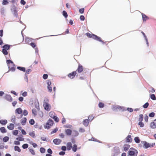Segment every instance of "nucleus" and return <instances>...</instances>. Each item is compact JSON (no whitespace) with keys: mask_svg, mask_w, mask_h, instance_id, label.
I'll return each instance as SVG.
<instances>
[{"mask_svg":"<svg viewBox=\"0 0 156 156\" xmlns=\"http://www.w3.org/2000/svg\"><path fill=\"white\" fill-rule=\"evenodd\" d=\"M14 150L16 151H17L19 152H20L21 151V150L19 147L18 146H15L14 147Z\"/></svg>","mask_w":156,"mask_h":156,"instance_id":"28","label":"nucleus"},{"mask_svg":"<svg viewBox=\"0 0 156 156\" xmlns=\"http://www.w3.org/2000/svg\"><path fill=\"white\" fill-rule=\"evenodd\" d=\"M126 142V143H130L132 141L131 136L130 135H128L125 139Z\"/></svg>","mask_w":156,"mask_h":156,"instance_id":"12","label":"nucleus"},{"mask_svg":"<svg viewBox=\"0 0 156 156\" xmlns=\"http://www.w3.org/2000/svg\"><path fill=\"white\" fill-rule=\"evenodd\" d=\"M6 62L8 66L9 70L12 71H15L16 68L13 62L10 60H7Z\"/></svg>","mask_w":156,"mask_h":156,"instance_id":"2","label":"nucleus"},{"mask_svg":"<svg viewBox=\"0 0 156 156\" xmlns=\"http://www.w3.org/2000/svg\"><path fill=\"white\" fill-rule=\"evenodd\" d=\"M12 12L13 13L14 15L16 17L17 16V8L14 5H13L11 9Z\"/></svg>","mask_w":156,"mask_h":156,"instance_id":"5","label":"nucleus"},{"mask_svg":"<svg viewBox=\"0 0 156 156\" xmlns=\"http://www.w3.org/2000/svg\"><path fill=\"white\" fill-rule=\"evenodd\" d=\"M53 119H54L55 121L56 122H58L59 121L58 118L57 116H55V117L53 118Z\"/></svg>","mask_w":156,"mask_h":156,"instance_id":"51","label":"nucleus"},{"mask_svg":"<svg viewBox=\"0 0 156 156\" xmlns=\"http://www.w3.org/2000/svg\"><path fill=\"white\" fill-rule=\"evenodd\" d=\"M72 147V144L71 142H68L67 144V148L68 150H69Z\"/></svg>","mask_w":156,"mask_h":156,"instance_id":"21","label":"nucleus"},{"mask_svg":"<svg viewBox=\"0 0 156 156\" xmlns=\"http://www.w3.org/2000/svg\"><path fill=\"white\" fill-rule=\"evenodd\" d=\"M17 69H19V70L24 72L26 71L25 68L24 67H21L20 66H18L17 67Z\"/></svg>","mask_w":156,"mask_h":156,"instance_id":"29","label":"nucleus"},{"mask_svg":"<svg viewBox=\"0 0 156 156\" xmlns=\"http://www.w3.org/2000/svg\"><path fill=\"white\" fill-rule=\"evenodd\" d=\"M23 114L24 115L26 116L28 114V112L26 110H24L23 112Z\"/></svg>","mask_w":156,"mask_h":156,"instance_id":"59","label":"nucleus"},{"mask_svg":"<svg viewBox=\"0 0 156 156\" xmlns=\"http://www.w3.org/2000/svg\"><path fill=\"white\" fill-rule=\"evenodd\" d=\"M18 133V130H15L12 131V134L14 135H17Z\"/></svg>","mask_w":156,"mask_h":156,"instance_id":"41","label":"nucleus"},{"mask_svg":"<svg viewBox=\"0 0 156 156\" xmlns=\"http://www.w3.org/2000/svg\"><path fill=\"white\" fill-rule=\"evenodd\" d=\"M7 128L9 130H13L14 128V124L12 123H10L9 126H7Z\"/></svg>","mask_w":156,"mask_h":156,"instance_id":"22","label":"nucleus"},{"mask_svg":"<svg viewBox=\"0 0 156 156\" xmlns=\"http://www.w3.org/2000/svg\"><path fill=\"white\" fill-rule=\"evenodd\" d=\"M122 107L119 106H115L112 107V109L115 111L120 110L122 109Z\"/></svg>","mask_w":156,"mask_h":156,"instance_id":"10","label":"nucleus"},{"mask_svg":"<svg viewBox=\"0 0 156 156\" xmlns=\"http://www.w3.org/2000/svg\"><path fill=\"white\" fill-rule=\"evenodd\" d=\"M40 151L42 153H44L45 151V149L43 147H41L40 148Z\"/></svg>","mask_w":156,"mask_h":156,"instance_id":"44","label":"nucleus"},{"mask_svg":"<svg viewBox=\"0 0 156 156\" xmlns=\"http://www.w3.org/2000/svg\"><path fill=\"white\" fill-rule=\"evenodd\" d=\"M138 125L141 127H143L144 126V124L141 122H139Z\"/></svg>","mask_w":156,"mask_h":156,"instance_id":"52","label":"nucleus"},{"mask_svg":"<svg viewBox=\"0 0 156 156\" xmlns=\"http://www.w3.org/2000/svg\"><path fill=\"white\" fill-rule=\"evenodd\" d=\"M80 19L81 20L83 21L85 19L84 16L83 15H81L80 16Z\"/></svg>","mask_w":156,"mask_h":156,"instance_id":"63","label":"nucleus"},{"mask_svg":"<svg viewBox=\"0 0 156 156\" xmlns=\"http://www.w3.org/2000/svg\"><path fill=\"white\" fill-rule=\"evenodd\" d=\"M154 115L155 113L153 112H151L149 114V116L151 117H154Z\"/></svg>","mask_w":156,"mask_h":156,"instance_id":"58","label":"nucleus"},{"mask_svg":"<svg viewBox=\"0 0 156 156\" xmlns=\"http://www.w3.org/2000/svg\"><path fill=\"white\" fill-rule=\"evenodd\" d=\"M134 140L136 143H139L140 142V139L139 137L137 136L134 139Z\"/></svg>","mask_w":156,"mask_h":156,"instance_id":"31","label":"nucleus"},{"mask_svg":"<svg viewBox=\"0 0 156 156\" xmlns=\"http://www.w3.org/2000/svg\"><path fill=\"white\" fill-rule=\"evenodd\" d=\"M53 123V121L52 120L49 119L46 124V128L47 129L50 128L52 126Z\"/></svg>","mask_w":156,"mask_h":156,"instance_id":"6","label":"nucleus"},{"mask_svg":"<svg viewBox=\"0 0 156 156\" xmlns=\"http://www.w3.org/2000/svg\"><path fill=\"white\" fill-rule=\"evenodd\" d=\"M89 121L88 119H85L83 120V125L85 126H88Z\"/></svg>","mask_w":156,"mask_h":156,"instance_id":"15","label":"nucleus"},{"mask_svg":"<svg viewBox=\"0 0 156 156\" xmlns=\"http://www.w3.org/2000/svg\"><path fill=\"white\" fill-rule=\"evenodd\" d=\"M94 117L92 115H90L88 117V119L90 121H91L94 118Z\"/></svg>","mask_w":156,"mask_h":156,"instance_id":"35","label":"nucleus"},{"mask_svg":"<svg viewBox=\"0 0 156 156\" xmlns=\"http://www.w3.org/2000/svg\"><path fill=\"white\" fill-rule=\"evenodd\" d=\"M76 71H74L72 72V73H69L68 75V76L71 79H72L74 78L75 76L76 75Z\"/></svg>","mask_w":156,"mask_h":156,"instance_id":"8","label":"nucleus"},{"mask_svg":"<svg viewBox=\"0 0 156 156\" xmlns=\"http://www.w3.org/2000/svg\"><path fill=\"white\" fill-rule=\"evenodd\" d=\"M0 130L1 132L2 133H5L7 132L6 129L4 127H1L0 128Z\"/></svg>","mask_w":156,"mask_h":156,"instance_id":"27","label":"nucleus"},{"mask_svg":"<svg viewBox=\"0 0 156 156\" xmlns=\"http://www.w3.org/2000/svg\"><path fill=\"white\" fill-rule=\"evenodd\" d=\"M98 106L99 108H103L105 106L104 104L102 102H99L98 104Z\"/></svg>","mask_w":156,"mask_h":156,"instance_id":"36","label":"nucleus"},{"mask_svg":"<svg viewBox=\"0 0 156 156\" xmlns=\"http://www.w3.org/2000/svg\"><path fill=\"white\" fill-rule=\"evenodd\" d=\"M14 144L15 145H19L20 144V143L19 141H14Z\"/></svg>","mask_w":156,"mask_h":156,"instance_id":"55","label":"nucleus"},{"mask_svg":"<svg viewBox=\"0 0 156 156\" xmlns=\"http://www.w3.org/2000/svg\"><path fill=\"white\" fill-rule=\"evenodd\" d=\"M141 33H142V34H143V35L144 38H145L146 40V41L147 42V44H148V42H147V37L146 35L143 32V31H142L141 32Z\"/></svg>","mask_w":156,"mask_h":156,"instance_id":"48","label":"nucleus"},{"mask_svg":"<svg viewBox=\"0 0 156 156\" xmlns=\"http://www.w3.org/2000/svg\"><path fill=\"white\" fill-rule=\"evenodd\" d=\"M130 147V145L129 144H125L123 147L124 151H127Z\"/></svg>","mask_w":156,"mask_h":156,"instance_id":"20","label":"nucleus"},{"mask_svg":"<svg viewBox=\"0 0 156 156\" xmlns=\"http://www.w3.org/2000/svg\"><path fill=\"white\" fill-rule=\"evenodd\" d=\"M10 45L8 44H5L2 47L3 49L7 51L9 50L10 48Z\"/></svg>","mask_w":156,"mask_h":156,"instance_id":"23","label":"nucleus"},{"mask_svg":"<svg viewBox=\"0 0 156 156\" xmlns=\"http://www.w3.org/2000/svg\"><path fill=\"white\" fill-rule=\"evenodd\" d=\"M30 44L32 48H34L36 47V45L34 43L31 42Z\"/></svg>","mask_w":156,"mask_h":156,"instance_id":"47","label":"nucleus"},{"mask_svg":"<svg viewBox=\"0 0 156 156\" xmlns=\"http://www.w3.org/2000/svg\"><path fill=\"white\" fill-rule=\"evenodd\" d=\"M49 115L51 118H53L55 116V113L53 112H51L49 113Z\"/></svg>","mask_w":156,"mask_h":156,"instance_id":"30","label":"nucleus"},{"mask_svg":"<svg viewBox=\"0 0 156 156\" xmlns=\"http://www.w3.org/2000/svg\"><path fill=\"white\" fill-rule=\"evenodd\" d=\"M22 147L23 148L25 149L28 148V144H24L22 145Z\"/></svg>","mask_w":156,"mask_h":156,"instance_id":"46","label":"nucleus"},{"mask_svg":"<svg viewBox=\"0 0 156 156\" xmlns=\"http://www.w3.org/2000/svg\"><path fill=\"white\" fill-rule=\"evenodd\" d=\"M48 102V99H44L43 103V106L45 110L47 111H49L50 109V106Z\"/></svg>","mask_w":156,"mask_h":156,"instance_id":"4","label":"nucleus"},{"mask_svg":"<svg viewBox=\"0 0 156 156\" xmlns=\"http://www.w3.org/2000/svg\"><path fill=\"white\" fill-rule=\"evenodd\" d=\"M16 140H18L19 141H23L24 140V138L22 137L21 136H19L16 138Z\"/></svg>","mask_w":156,"mask_h":156,"instance_id":"40","label":"nucleus"},{"mask_svg":"<svg viewBox=\"0 0 156 156\" xmlns=\"http://www.w3.org/2000/svg\"><path fill=\"white\" fill-rule=\"evenodd\" d=\"M2 51L3 54L5 55H7L8 54V52L7 51L5 50V49H3Z\"/></svg>","mask_w":156,"mask_h":156,"instance_id":"38","label":"nucleus"},{"mask_svg":"<svg viewBox=\"0 0 156 156\" xmlns=\"http://www.w3.org/2000/svg\"><path fill=\"white\" fill-rule=\"evenodd\" d=\"M5 99L10 102H11L12 100V98L9 95H6L5 96Z\"/></svg>","mask_w":156,"mask_h":156,"instance_id":"14","label":"nucleus"},{"mask_svg":"<svg viewBox=\"0 0 156 156\" xmlns=\"http://www.w3.org/2000/svg\"><path fill=\"white\" fill-rule=\"evenodd\" d=\"M151 98L153 100H156V98L154 94H152L150 96Z\"/></svg>","mask_w":156,"mask_h":156,"instance_id":"39","label":"nucleus"},{"mask_svg":"<svg viewBox=\"0 0 156 156\" xmlns=\"http://www.w3.org/2000/svg\"><path fill=\"white\" fill-rule=\"evenodd\" d=\"M66 134L68 136H70L72 134V131L70 129H66L65 130Z\"/></svg>","mask_w":156,"mask_h":156,"instance_id":"16","label":"nucleus"},{"mask_svg":"<svg viewBox=\"0 0 156 156\" xmlns=\"http://www.w3.org/2000/svg\"><path fill=\"white\" fill-rule=\"evenodd\" d=\"M29 151L31 152V154L32 155H34L35 154V153L34 151L33 150V149H29Z\"/></svg>","mask_w":156,"mask_h":156,"instance_id":"49","label":"nucleus"},{"mask_svg":"<svg viewBox=\"0 0 156 156\" xmlns=\"http://www.w3.org/2000/svg\"><path fill=\"white\" fill-rule=\"evenodd\" d=\"M143 115L142 114H140L139 115V122H142L143 119Z\"/></svg>","mask_w":156,"mask_h":156,"instance_id":"37","label":"nucleus"},{"mask_svg":"<svg viewBox=\"0 0 156 156\" xmlns=\"http://www.w3.org/2000/svg\"><path fill=\"white\" fill-rule=\"evenodd\" d=\"M83 70V66L80 64L78 65V68L76 70V72H77L79 73H81Z\"/></svg>","mask_w":156,"mask_h":156,"instance_id":"9","label":"nucleus"},{"mask_svg":"<svg viewBox=\"0 0 156 156\" xmlns=\"http://www.w3.org/2000/svg\"><path fill=\"white\" fill-rule=\"evenodd\" d=\"M155 144V143H153L152 144H150L146 141L144 142V145L145 148H147L149 147H152Z\"/></svg>","mask_w":156,"mask_h":156,"instance_id":"7","label":"nucleus"},{"mask_svg":"<svg viewBox=\"0 0 156 156\" xmlns=\"http://www.w3.org/2000/svg\"><path fill=\"white\" fill-rule=\"evenodd\" d=\"M79 134V133L78 131L75 130H73V136H77Z\"/></svg>","mask_w":156,"mask_h":156,"instance_id":"32","label":"nucleus"},{"mask_svg":"<svg viewBox=\"0 0 156 156\" xmlns=\"http://www.w3.org/2000/svg\"><path fill=\"white\" fill-rule=\"evenodd\" d=\"M8 3V2L7 0H3L2 2L3 5H6Z\"/></svg>","mask_w":156,"mask_h":156,"instance_id":"53","label":"nucleus"},{"mask_svg":"<svg viewBox=\"0 0 156 156\" xmlns=\"http://www.w3.org/2000/svg\"><path fill=\"white\" fill-rule=\"evenodd\" d=\"M39 109L37 108V109L36 110L35 109H33L32 110V112L34 116L37 115V111H39Z\"/></svg>","mask_w":156,"mask_h":156,"instance_id":"24","label":"nucleus"},{"mask_svg":"<svg viewBox=\"0 0 156 156\" xmlns=\"http://www.w3.org/2000/svg\"><path fill=\"white\" fill-rule=\"evenodd\" d=\"M149 105V103L148 102L146 103L143 105V107L144 108H147L148 107Z\"/></svg>","mask_w":156,"mask_h":156,"instance_id":"50","label":"nucleus"},{"mask_svg":"<svg viewBox=\"0 0 156 156\" xmlns=\"http://www.w3.org/2000/svg\"><path fill=\"white\" fill-rule=\"evenodd\" d=\"M16 120V117L15 116H13L12 117V118L11 119V121L13 122H15V121Z\"/></svg>","mask_w":156,"mask_h":156,"instance_id":"54","label":"nucleus"},{"mask_svg":"<svg viewBox=\"0 0 156 156\" xmlns=\"http://www.w3.org/2000/svg\"><path fill=\"white\" fill-rule=\"evenodd\" d=\"M15 112L16 114L17 113L18 114H21L20 118L22 117L23 116V114H22L23 110L21 108H17L15 110Z\"/></svg>","mask_w":156,"mask_h":156,"instance_id":"11","label":"nucleus"},{"mask_svg":"<svg viewBox=\"0 0 156 156\" xmlns=\"http://www.w3.org/2000/svg\"><path fill=\"white\" fill-rule=\"evenodd\" d=\"M7 122V121L6 120H0V123L2 125H5Z\"/></svg>","mask_w":156,"mask_h":156,"instance_id":"25","label":"nucleus"},{"mask_svg":"<svg viewBox=\"0 0 156 156\" xmlns=\"http://www.w3.org/2000/svg\"><path fill=\"white\" fill-rule=\"evenodd\" d=\"M85 130L84 129L82 128H80L79 129V131L80 132L83 133L85 131Z\"/></svg>","mask_w":156,"mask_h":156,"instance_id":"61","label":"nucleus"},{"mask_svg":"<svg viewBox=\"0 0 156 156\" xmlns=\"http://www.w3.org/2000/svg\"><path fill=\"white\" fill-rule=\"evenodd\" d=\"M77 145L76 144L73 145V147L72 150L74 152L76 151L77 150Z\"/></svg>","mask_w":156,"mask_h":156,"instance_id":"33","label":"nucleus"},{"mask_svg":"<svg viewBox=\"0 0 156 156\" xmlns=\"http://www.w3.org/2000/svg\"><path fill=\"white\" fill-rule=\"evenodd\" d=\"M31 72V70L30 69H28L26 71V73L27 74H29Z\"/></svg>","mask_w":156,"mask_h":156,"instance_id":"64","label":"nucleus"},{"mask_svg":"<svg viewBox=\"0 0 156 156\" xmlns=\"http://www.w3.org/2000/svg\"><path fill=\"white\" fill-rule=\"evenodd\" d=\"M150 127L151 128L155 129L156 128V122H152L150 123Z\"/></svg>","mask_w":156,"mask_h":156,"instance_id":"17","label":"nucleus"},{"mask_svg":"<svg viewBox=\"0 0 156 156\" xmlns=\"http://www.w3.org/2000/svg\"><path fill=\"white\" fill-rule=\"evenodd\" d=\"M48 76L47 74H44L43 76V78L44 79H46L48 77Z\"/></svg>","mask_w":156,"mask_h":156,"instance_id":"56","label":"nucleus"},{"mask_svg":"<svg viewBox=\"0 0 156 156\" xmlns=\"http://www.w3.org/2000/svg\"><path fill=\"white\" fill-rule=\"evenodd\" d=\"M57 131H58V129H57V128H55V129H54L51 132V133L52 134L53 133H55Z\"/></svg>","mask_w":156,"mask_h":156,"instance_id":"60","label":"nucleus"},{"mask_svg":"<svg viewBox=\"0 0 156 156\" xmlns=\"http://www.w3.org/2000/svg\"><path fill=\"white\" fill-rule=\"evenodd\" d=\"M138 151L137 150L131 148L128 151V155L129 156H137Z\"/></svg>","mask_w":156,"mask_h":156,"instance_id":"3","label":"nucleus"},{"mask_svg":"<svg viewBox=\"0 0 156 156\" xmlns=\"http://www.w3.org/2000/svg\"><path fill=\"white\" fill-rule=\"evenodd\" d=\"M32 39L31 38L28 37H27L25 39V42L27 44H29L30 42L32 41Z\"/></svg>","mask_w":156,"mask_h":156,"instance_id":"19","label":"nucleus"},{"mask_svg":"<svg viewBox=\"0 0 156 156\" xmlns=\"http://www.w3.org/2000/svg\"><path fill=\"white\" fill-rule=\"evenodd\" d=\"M9 140V137L7 136L4 137L3 139V140L4 142H6L8 141Z\"/></svg>","mask_w":156,"mask_h":156,"instance_id":"34","label":"nucleus"},{"mask_svg":"<svg viewBox=\"0 0 156 156\" xmlns=\"http://www.w3.org/2000/svg\"><path fill=\"white\" fill-rule=\"evenodd\" d=\"M62 14L65 18H67L68 16V14L64 10L62 12Z\"/></svg>","mask_w":156,"mask_h":156,"instance_id":"42","label":"nucleus"},{"mask_svg":"<svg viewBox=\"0 0 156 156\" xmlns=\"http://www.w3.org/2000/svg\"><path fill=\"white\" fill-rule=\"evenodd\" d=\"M29 134L31 137L33 138H34L35 137V134L34 132H30L29 133Z\"/></svg>","mask_w":156,"mask_h":156,"instance_id":"45","label":"nucleus"},{"mask_svg":"<svg viewBox=\"0 0 156 156\" xmlns=\"http://www.w3.org/2000/svg\"><path fill=\"white\" fill-rule=\"evenodd\" d=\"M142 15L143 18V20L144 21H145L149 19V18L145 14L142 13Z\"/></svg>","mask_w":156,"mask_h":156,"instance_id":"18","label":"nucleus"},{"mask_svg":"<svg viewBox=\"0 0 156 156\" xmlns=\"http://www.w3.org/2000/svg\"><path fill=\"white\" fill-rule=\"evenodd\" d=\"M61 141L62 140H61L57 139H54L53 140L54 143L56 145H58L60 144Z\"/></svg>","mask_w":156,"mask_h":156,"instance_id":"13","label":"nucleus"},{"mask_svg":"<svg viewBox=\"0 0 156 156\" xmlns=\"http://www.w3.org/2000/svg\"><path fill=\"white\" fill-rule=\"evenodd\" d=\"M27 122V119L26 118L24 117L21 120V123L23 125H24Z\"/></svg>","mask_w":156,"mask_h":156,"instance_id":"26","label":"nucleus"},{"mask_svg":"<svg viewBox=\"0 0 156 156\" xmlns=\"http://www.w3.org/2000/svg\"><path fill=\"white\" fill-rule=\"evenodd\" d=\"M86 35L87 37L90 38H92L93 39L96 40L97 41L101 42L103 44H105V42L102 41L101 38L100 37L97 36L94 34H90L89 33H87Z\"/></svg>","mask_w":156,"mask_h":156,"instance_id":"1","label":"nucleus"},{"mask_svg":"<svg viewBox=\"0 0 156 156\" xmlns=\"http://www.w3.org/2000/svg\"><path fill=\"white\" fill-rule=\"evenodd\" d=\"M29 122L30 125H33L35 123V121L33 119H31L29 120Z\"/></svg>","mask_w":156,"mask_h":156,"instance_id":"43","label":"nucleus"},{"mask_svg":"<svg viewBox=\"0 0 156 156\" xmlns=\"http://www.w3.org/2000/svg\"><path fill=\"white\" fill-rule=\"evenodd\" d=\"M38 114L39 116L40 117H42L43 116V112H42L39 111Z\"/></svg>","mask_w":156,"mask_h":156,"instance_id":"57","label":"nucleus"},{"mask_svg":"<svg viewBox=\"0 0 156 156\" xmlns=\"http://www.w3.org/2000/svg\"><path fill=\"white\" fill-rule=\"evenodd\" d=\"M47 152L50 154H52L53 153L52 151L50 148H49L48 149Z\"/></svg>","mask_w":156,"mask_h":156,"instance_id":"62","label":"nucleus"}]
</instances>
